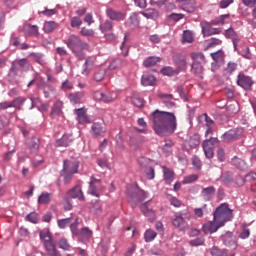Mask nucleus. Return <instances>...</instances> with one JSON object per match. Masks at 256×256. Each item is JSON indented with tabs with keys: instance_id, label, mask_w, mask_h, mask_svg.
I'll return each mask as SVG.
<instances>
[{
	"instance_id": "28",
	"label": "nucleus",
	"mask_w": 256,
	"mask_h": 256,
	"mask_svg": "<svg viewBox=\"0 0 256 256\" xmlns=\"http://www.w3.org/2000/svg\"><path fill=\"white\" fill-rule=\"evenodd\" d=\"M213 195H215V187L210 186L202 189L201 196L205 201H211L213 199Z\"/></svg>"
},
{
	"instance_id": "21",
	"label": "nucleus",
	"mask_w": 256,
	"mask_h": 256,
	"mask_svg": "<svg viewBox=\"0 0 256 256\" xmlns=\"http://www.w3.org/2000/svg\"><path fill=\"white\" fill-rule=\"evenodd\" d=\"M38 87L43 91L44 97L46 99H49L51 97V93L55 92V87L47 84L45 81H40L38 83Z\"/></svg>"
},
{
	"instance_id": "39",
	"label": "nucleus",
	"mask_w": 256,
	"mask_h": 256,
	"mask_svg": "<svg viewBox=\"0 0 256 256\" xmlns=\"http://www.w3.org/2000/svg\"><path fill=\"white\" fill-rule=\"evenodd\" d=\"M161 61V58L150 56L146 58L143 62L144 67H153V65H157Z\"/></svg>"
},
{
	"instance_id": "16",
	"label": "nucleus",
	"mask_w": 256,
	"mask_h": 256,
	"mask_svg": "<svg viewBox=\"0 0 256 256\" xmlns=\"http://www.w3.org/2000/svg\"><path fill=\"white\" fill-rule=\"evenodd\" d=\"M65 169H67L70 174L76 175V173H79V162L64 160L62 172L65 173Z\"/></svg>"
},
{
	"instance_id": "34",
	"label": "nucleus",
	"mask_w": 256,
	"mask_h": 256,
	"mask_svg": "<svg viewBox=\"0 0 256 256\" xmlns=\"http://www.w3.org/2000/svg\"><path fill=\"white\" fill-rule=\"evenodd\" d=\"M55 115H63V101L57 100L54 103V107L52 109V116L55 117Z\"/></svg>"
},
{
	"instance_id": "17",
	"label": "nucleus",
	"mask_w": 256,
	"mask_h": 256,
	"mask_svg": "<svg viewBox=\"0 0 256 256\" xmlns=\"http://www.w3.org/2000/svg\"><path fill=\"white\" fill-rule=\"evenodd\" d=\"M68 197L72 199H78V201H85V195L83 194V190L81 186H75L67 192Z\"/></svg>"
},
{
	"instance_id": "51",
	"label": "nucleus",
	"mask_w": 256,
	"mask_h": 256,
	"mask_svg": "<svg viewBox=\"0 0 256 256\" xmlns=\"http://www.w3.org/2000/svg\"><path fill=\"white\" fill-rule=\"evenodd\" d=\"M91 235H93V232L89 228L85 227V228L81 229L78 237H83L84 239H89V237H91Z\"/></svg>"
},
{
	"instance_id": "48",
	"label": "nucleus",
	"mask_w": 256,
	"mask_h": 256,
	"mask_svg": "<svg viewBox=\"0 0 256 256\" xmlns=\"http://www.w3.org/2000/svg\"><path fill=\"white\" fill-rule=\"evenodd\" d=\"M62 177H64V183L65 185H69V183H71V180L73 179V175L71 174V172L65 168V172H61Z\"/></svg>"
},
{
	"instance_id": "56",
	"label": "nucleus",
	"mask_w": 256,
	"mask_h": 256,
	"mask_svg": "<svg viewBox=\"0 0 256 256\" xmlns=\"http://www.w3.org/2000/svg\"><path fill=\"white\" fill-rule=\"evenodd\" d=\"M132 105H134L135 107H143V105H145V102L142 100L141 97L133 96L132 97Z\"/></svg>"
},
{
	"instance_id": "43",
	"label": "nucleus",
	"mask_w": 256,
	"mask_h": 256,
	"mask_svg": "<svg viewBox=\"0 0 256 256\" xmlns=\"http://www.w3.org/2000/svg\"><path fill=\"white\" fill-rule=\"evenodd\" d=\"M57 29V23L54 21L45 22L43 26V31L45 33H51V31H55Z\"/></svg>"
},
{
	"instance_id": "38",
	"label": "nucleus",
	"mask_w": 256,
	"mask_h": 256,
	"mask_svg": "<svg viewBox=\"0 0 256 256\" xmlns=\"http://www.w3.org/2000/svg\"><path fill=\"white\" fill-rule=\"evenodd\" d=\"M157 237V232L151 229H147L144 232V241L146 243H151V241H155V238Z\"/></svg>"
},
{
	"instance_id": "42",
	"label": "nucleus",
	"mask_w": 256,
	"mask_h": 256,
	"mask_svg": "<svg viewBox=\"0 0 256 256\" xmlns=\"http://www.w3.org/2000/svg\"><path fill=\"white\" fill-rule=\"evenodd\" d=\"M231 164L234 165V167H237V169H245L246 164L243 161V159L235 156L232 158Z\"/></svg>"
},
{
	"instance_id": "33",
	"label": "nucleus",
	"mask_w": 256,
	"mask_h": 256,
	"mask_svg": "<svg viewBox=\"0 0 256 256\" xmlns=\"http://www.w3.org/2000/svg\"><path fill=\"white\" fill-rule=\"evenodd\" d=\"M99 29L101 33H107L109 31H113V22L111 20H105L104 22L100 23Z\"/></svg>"
},
{
	"instance_id": "9",
	"label": "nucleus",
	"mask_w": 256,
	"mask_h": 256,
	"mask_svg": "<svg viewBox=\"0 0 256 256\" xmlns=\"http://www.w3.org/2000/svg\"><path fill=\"white\" fill-rule=\"evenodd\" d=\"M103 189V186H101V179H97L95 177L90 178V184L88 193L89 195H93V197H100L99 191Z\"/></svg>"
},
{
	"instance_id": "23",
	"label": "nucleus",
	"mask_w": 256,
	"mask_h": 256,
	"mask_svg": "<svg viewBox=\"0 0 256 256\" xmlns=\"http://www.w3.org/2000/svg\"><path fill=\"white\" fill-rule=\"evenodd\" d=\"M73 143V136L70 134H65L62 138L56 141L57 147H69Z\"/></svg>"
},
{
	"instance_id": "25",
	"label": "nucleus",
	"mask_w": 256,
	"mask_h": 256,
	"mask_svg": "<svg viewBox=\"0 0 256 256\" xmlns=\"http://www.w3.org/2000/svg\"><path fill=\"white\" fill-rule=\"evenodd\" d=\"M24 33L28 36H39V27L37 25L26 24L24 26Z\"/></svg>"
},
{
	"instance_id": "18",
	"label": "nucleus",
	"mask_w": 256,
	"mask_h": 256,
	"mask_svg": "<svg viewBox=\"0 0 256 256\" xmlns=\"http://www.w3.org/2000/svg\"><path fill=\"white\" fill-rule=\"evenodd\" d=\"M222 239L226 247H231V249H237V238L233 235V233H226L222 236Z\"/></svg>"
},
{
	"instance_id": "63",
	"label": "nucleus",
	"mask_w": 256,
	"mask_h": 256,
	"mask_svg": "<svg viewBox=\"0 0 256 256\" xmlns=\"http://www.w3.org/2000/svg\"><path fill=\"white\" fill-rule=\"evenodd\" d=\"M9 125V118H7L4 115L0 116V131L5 129V127H8Z\"/></svg>"
},
{
	"instance_id": "26",
	"label": "nucleus",
	"mask_w": 256,
	"mask_h": 256,
	"mask_svg": "<svg viewBox=\"0 0 256 256\" xmlns=\"http://www.w3.org/2000/svg\"><path fill=\"white\" fill-rule=\"evenodd\" d=\"M44 248L48 256H61L57 251V246H55V242H46V244H44Z\"/></svg>"
},
{
	"instance_id": "6",
	"label": "nucleus",
	"mask_w": 256,
	"mask_h": 256,
	"mask_svg": "<svg viewBox=\"0 0 256 256\" xmlns=\"http://www.w3.org/2000/svg\"><path fill=\"white\" fill-rule=\"evenodd\" d=\"M236 83L239 87H241L242 89H245V91H251V88L253 87L254 82L250 76H247L240 72L237 76Z\"/></svg>"
},
{
	"instance_id": "5",
	"label": "nucleus",
	"mask_w": 256,
	"mask_h": 256,
	"mask_svg": "<svg viewBox=\"0 0 256 256\" xmlns=\"http://www.w3.org/2000/svg\"><path fill=\"white\" fill-rule=\"evenodd\" d=\"M217 145H219V139H217V137L210 136L203 141L202 147L207 159H213V155H215L213 150L215 147H217Z\"/></svg>"
},
{
	"instance_id": "44",
	"label": "nucleus",
	"mask_w": 256,
	"mask_h": 256,
	"mask_svg": "<svg viewBox=\"0 0 256 256\" xmlns=\"http://www.w3.org/2000/svg\"><path fill=\"white\" fill-rule=\"evenodd\" d=\"M19 71H21V68L19 65H17V62L16 61L12 62V66L9 71V76L17 77V75H19Z\"/></svg>"
},
{
	"instance_id": "11",
	"label": "nucleus",
	"mask_w": 256,
	"mask_h": 256,
	"mask_svg": "<svg viewBox=\"0 0 256 256\" xmlns=\"http://www.w3.org/2000/svg\"><path fill=\"white\" fill-rule=\"evenodd\" d=\"M106 16L111 21H125V18L127 17L126 13H123L121 11H117L111 7H108L106 9Z\"/></svg>"
},
{
	"instance_id": "1",
	"label": "nucleus",
	"mask_w": 256,
	"mask_h": 256,
	"mask_svg": "<svg viewBox=\"0 0 256 256\" xmlns=\"http://www.w3.org/2000/svg\"><path fill=\"white\" fill-rule=\"evenodd\" d=\"M153 129L156 135L167 137L177 130V117L174 113L155 110L152 112Z\"/></svg>"
},
{
	"instance_id": "32",
	"label": "nucleus",
	"mask_w": 256,
	"mask_h": 256,
	"mask_svg": "<svg viewBox=\"0 0 256 256\" xmlns=\"http://www.w3.org/2000/svg\"><path fill=\"white\" fill-rule=\"evenodd\" d=\"M15 62L20 66L21 71H29L31 69V62L27 58L18 59Z\"/></svg>"
},
{
	"instance_id": "52",
	"label": "nucleus",
	"mask_w": 256,
	"mask_h": 256,
	"mask_svg": "<svg viewBox=\"0 0 256 256\" xmlns=\"http://www.w3.org/2000/svg\"><path fill=\"white\" fill-rule=\"evenodd\" d=\"M226 73H229V75L235 73L237 71V63L235 62H228L226 68H225Z\"/></svg>"
},
{
	"instance_id": "14",
	"label": "nucleus",
	"mask_w": 256,
	"mask_h": 256,
	"mask_svg": "<svg viewBox=\"0 0 256 256\" xmlns=\"http://www.w3.org/2000/svg\"><path fill=\"white\" fill-rule=\"evenodd\" d=\"M74 113L76 114V121H78L80 125L91 123V119H89V116H87V109L78 108L74 110Z\"/></svg>"
},
{
	"instance_id": "60",
	"label": "nucleus",
	"mask_w": 256,
	"mask_h": 256,
	"mask_svg": "<svg viewBox=\"0 0 256 256\" xmlns=\"http://www.w3.org/2000/svg\"><path fill=\"white\" fill-rule=\"evenodd\" d=\"M183 17H185V15L181 14V13H172L168 16V19L170 21H181V19H183Z\"/></svg>"
},
{
	"instance_id": "20",
	"label": "nucleus",
	"mask_w": 256,
	"mask_h": 256,
	"mask_svg": "<svg viewBox=\"0 0 256 256\" xmlns=\"http://www.w3.org/2000/svg\"><path fill=\"white\" fill-rule=\"evenodd\" d=\"M93 67H95V58L87 57L85 63L82 66V75H85V77H87V75L91 73Z\"/></svg>"
},
{
	"instance_id": "36",
	"label": "nucleus",
	"mask_w": 256,
	"mask_h": 256,
	"mask_svg": "<svg viewBox=\"0 0 256 256\" xmlns=\"http://www.w3.org/2000/svg\"><path fill=\"white\" fill-rule=\"evenodd\" d=\"M123 64H124L123 59L116 58L111 61L110 65L108 66V69L110 71H115L117 69H121V67H123Z\"/></svg>"
},
{
	"instance_id": "3",
	"label": "nucleus",
	"mask_w": 256,
	"mask_h": 256,
	"mask_svg": "<svg viewBox=\"0 0 256 256\" xmlns=\"http://www.w3.org/2000/svg\"><path fill=\"white\" fill-rule=\"evenodd\" d=\"M68 49L77 55L80 59H83V51H88L89 44L81 40L79 36L71 35L66 41Z\"/></svg>"
},
{
	"instance_id": "13",
	"label": "nucleus",
	"mask_w": 256,
	"mask_h": 256,
	"mask_svg": "<svg viewBox=\"0 0 256 256\" xmlns=\"http://www.w3.org/2000/svg\"><path fill=\"white\" fill-rule=\"evenodd\" d=\"M221 227L223 226H219V223L215 222V220L213 221H209L205 224L202 225V231L203 233H205L206 235H211L213 233H217L219 231V229H221Z\"/></svg>"
},
{
	"instance_id": "22",
	"label": "nucleus",
	"mask_w": 256,
	"mask_h": 256,
	"mask_svg": "<svg viewBox=\"0 0 256 256\" xmlns=\"http://www.w3.org/2000/svg\"><path fill=\"white\" fill-rule=\"evenodd\" d=\"M141 84L144 87H153L157 85V79H155V76L151 74H144L141 78Z\"/></svg>"
},
{
	"instance_id": "54",
	"label": "nucleus",
	"mask_w": 256,
	"mask_h": 256,
	"mask_svg": "<svg viewBox=\"0 0 256 256\" xmlns=\"http://www.w3.org/2000/svg\"><path fill=\"white\" fill-rule=\"evenodd\" d=\"M70 23H71V27L77 28V29H79V27L83 25V21L77 16L72 17Z\"/></svg>"
},
{
	"instance_id": "7",
	"label": "nucleus",
	"mask_w": 256,
	"mask_h": 256,
	"mask_svg": "<svg viewBox=\"0 0 256 256\" xmlns=\"http://www.w3.org/2000/svg\"><path fill=\"white\" fill-rule=\"evenodd\" d=\"M183 215L187 216V213L176 214L174 218H172L173 227H176V229H179V231H187V229H189V224L187 223Z\"/></svg>"
},
{
	"instance_id": "49",
	"label": "nucleus",
	"mask_w": 256,
	"mask_h": 256,
	"mask_svg": "<svg viewBox=\"0 0 256 256\" xmlns=\"http://www.w3.org/2000/svg\"><path fill=\"white\" fill-rule=\"evenodd\" d=\"M30 57L34 59V61H36V63H39V65H43V63H45V60L43 59V53H31Z\"/></svg>"
},
{
	"instance_id": "61",
	"label": "nucleus",
	"mask_w": 256,
	"mask_h": 256,
	"mask_svg": "<svg viewBox=\"0 0 256 256\" xmlns=\"http://www.w3.org/2000/svg\"><path fill=\"white\" fill-rule=\"evenodd\" d=\"M80 34H82L83 37H93V35H95V31H93V29H87L83 27L80 31Z\"/></svg>"
},
{
	"instance_id": "55",
	"label": "nucleus",
	"mask_w": 256,
	"mask_h": 256,
	"mask_svg": "<svg viewBox=\"0 0 256 256\" xmlns=\"http://www.w3.org/2000/svg\"><path fill=\"white\" fill-rule=\"evenodd\" d=\"M71 223V218H64L57 221L59 229H65Z\"/></svg>"
},
{
	"instance_id": "19",
	"label": "nucleus",
	"mask_w": 256,
	"mask_h": 256,
	"mask_svg": "<svg viewBox=\"0 0 256 256\" xmlns=\"http://www.w3.org/2000/svg\"><path fill=\"white\" fill-rule=\"evenodd\" d=\"M225 37L226 39H231L234 47V51H237V43H239L240 38L239 35H237V32L233 28H228L225 31Z\"/></svg>"
},
{
	"instance_id": "30",
	"label": "nucleus",
	"mask_w": 256,
	"mask_h": 256,
	"mask_svg": "<svg viewBox=\"0 0 256 256\" xmlns=\"http://www.w3.org/2000/svg\"><path fill=\"white\" fill-rule=\"evenodd\" d=\"M51 199H53V194L49 192H42L38 197V204L39 205H47L51 203Z\"/></svg>"
},
{
	"instance_id": "57",
	"label": "nucleus",
	"mask_w": 256,
	"mask_h": 256,
	"mask_svg": "<svg viewBox=\"0 0 256 256\" xmlns=\"http://www.w3.org/2000/svg\"><path fill=\"white\" fill-rule=\"evenodd\" d=\"M29 143V147H30V149L32 150V151H37V150H39V139H37V138H32L31 140H30V142H28Z\"/></svg>"
},
{
	"instance_id": "10",
	"label": "nucleus",
	"mask_w": 256,
	"mask_h": 256,
	"mask_svg": "<svg viewBox=\"0 0 256 256\" xmlns=\"http://www.w3.org/2000/svg\"><path fill=\"white\" fill-rule=\"evenodd\" d=\"M127 195L134 201V203H137L139 201H143V195H145V192L143 190H140L137 186H131L127 190Z\"/></svg>"
},
{
	"instance_id": "40",
	"label": "nucleus",
	"mask_w": 256,
	"mask_h": 256,
	"mask_svg": "<svg viewBox=\"0 0 256 256\" xmlns=\"http://www.w3.org/2000/svg\"><path fill=\"white\" fill-rule=\"evenodd\" d=\"M211 57L215 63H221L225 59V53L222 50L211 53Z\"/></svg>"
},
{
	"instance_id": "2",
	"label": "nucleus",
	"mask_w": 256,
	"mask_h": 256,
	"mask_svg": "<svg viewBox=\"0 0 256 256\" xmlns=\"http://www.w3.org/2000/svg\"><path fill=\"white\" fill-rule=\"evenodd\" d=\"M213 219L215 223H219V226L224 227L227 221L233 219V210L229 208V204L223 203L214 211Z\"/></svg>"
},
{
	"instance_id": "35",
	"label": "nucleus",
	"mask_w": 256,
	"mask_h": 256,
	"mask_svg": "<svg viewBox=\"0 0 256 256\" xmlns=\"http://www.w3.org/2000/svg\"><path fill=\"white\" fill-rule=\"evenodd\" d=\"M160 99H162V103L166 105L168 108L173 107L175 105L173 103V95L171 94H159Z\"/></svg>"
},
{
	"instance_id": "12",
	"label": "nucleus",
	"mask_w": 256,
	"mask_h": 256,
	"mask_svg": "<svg viewBox=\"0 0 256 256\" xmlns=\"http://www.w3.org/2000/svg\"><path fill=\"white\" fill-rule=\"evenodd\" d=\"M90 133L93 137H105V133H107V128L103 123L95 122L91 126Z\"/></svg>"
},
{
	"instance_id": "50",
	"label": "nucleus",
	"mask_w": 256,
	"mask_h": 256,
	"mask_svg": "<svg viewBox=\"0 0 256 256\" xmlns=\"http://www.w3.org/2000/svg\"><path fill=\"white\" fill-rule=\"evenodd\" d=\"M114 99H117V94L116 93H104L102 101L103 103H111Z\"/></svg>"
},
{
	"instance_id": "62",
	"label": "nucleus",
	"mask_w": 256,
	"mask_h": 256,
	"mask_svg": "<svg viewBox=\"0 0 256 256\" xmlns=\"http://www.w3.org/2000/svg\"><path fill=\"white\" fill-rule=\"evenodd\" d=\"M59 247H60V249H64V251H69V249H71L69 242H67V239H65V238L60 239Z\"/></svg>"
},
{
	"instance_id": "37",
	"label": "nucleus",
	"mask_w": 256,
	"mask_h": 256,
	"mask_svg": "<svg viewBox=\"0 0 256 256\" xmlns=\"http://www.w3.org/2000/svg\"><path fill=\"white\" fill-rule=\"evenodd\" d=\"M195 36L191 30H185L182 34V43H193Z\"/></svg>"
},
{
	"instance_id": "29",
	"label": "nucleus",
	"mask_w": 256,
	"mask_h": 256,
	"mask_svg": "<svg viewBox=\"0 0 256 256\" xmlns=\"http://www.w3.org/2000/svg\"><path fill=\"white\" fill-rule=\"evenodd\" d=\"M200 27L202 29V34L204 37H211V35H213V28L209 22H201Z\"/></svg>"
},
{
	"instance_id": "58",
	"label": "nucleus",
	"mask_w": 256,
	"mask_h": 256,
	"mask_svg": "<svg viewBox=\"0 0 256 256\" xmlns=\"http://www.w3.org/2000/svg\"><path fill=\"white\" fill-rule=\"evenodd\" d=\"M161 73L162 75H167L168 77H171L173 75H175V69H173V67H164L161 69Z\"/></svg>"
},
{
	"instance_id": "15",
	"label": "nucleus",
	"mask_w": 256,
	"mask_h": 256,
	"mask_svg": "<svg viewBox=\"0 0 256 256\" xmlns=\"http://www.w3.org/2000/svg\"><path fill=\"white\" fill-rule=\"evenodd\" d=\"M140 23H141V20L139 19V14L137 12H133L125 21L124 25L125 27H130V29H137Z\"/></svg>"
},
{
	"instance_id": "8",
	"label": "nucleus",
	"mask_w": 256,
	"mask_h": 256,
	"mask_svg": "<svg viewBox=\"0 0 256 256\" xmlns=\"http://www.w3.org/2000/svg\"><path fill=\"white\" fill-rule=\"evenodd\" d=\"M241 135H243V129L234 128L222 135V141H224V143H229L231 141H235V139H239Z\"/></svg>"
},
{
	"instance_id": "27",
	"label": "nucleus",
	"mask_w": 256,
	"mask_h": 256,
	"mask_svg": "<svg viewBox=\"0 0 256 256\" xmlns=\"http://www.w3.org/2000/svg\"><path fill=\"white\" fill-rule=\"evenodd\" d=\"M163 173H164V181L167 185H171L173 183V179H175V173H173V170L163 166Z\"/></svg>"
},
{
	"instance_id": "47",
	"label": "nucleus",
	"mask_w": 256,
	"mask_h": 256,
	"mask_svg": "<svg viewBox=\"0 0 256 256\" xmlns=\"http://www.w3.org/2000/svg\"><path fill=\"white\" fill-rule=\"evenodd\" d=\"M199 121H205V125L207 127H215V121H213V119H211L210 117H208L207 114H203L199 117Z\"/></svg>"
},
{
	"instance_id": "45",
	"label": "nucleus",
	"mask_w": 256,
	"mask_h": 256,
	"mask_svg": "<svg viewBox=\"0 0 256 256\" xmlns=\"http://www.w3.org/2000/svg\"><path fill=\"white\" fill-rule=\"evenodd\" d=\"M25 101H27L26 98L23 97H18L15 98L12 102V107H14L15 109H21V107H23Z\"/></svg>"
},
{
	"instance_id": "64",
	"label": "nucleus",
	"mask_w": 256,
	"mask_h": 256,
	"mask_svg": "<svg viewBox=\"0 0 256 256\" xmlns=\"http://www.w3.org/2000/svg\"><path fill=\"white\" fill-rule=\"evenodd\" d=\"M26 221H29L30 223H37L39 219L37 218V213L31 212L26 216Z\"/></svg>"
},
{
	"instance_id": "41",
	"label": "nucleus",
	"mask_w": 256,
	"mask_h": 256,
	"mask_svg": "<svg viewBox=\"0 0 256 256\" xmlns=\"http://www.w3.org/2000/svg\"><path fill=\"white\" fill-rule=\"evenodd\" d=\"M200 144H201V137H199V135L192 136L188 141V145L191 147V149H195V147H199Z\"/></svg>"
},
{
	"instance_id": "59",
	"label": "nucleus",
	"mask_w": 256,
	"mask_h": 256,
	"mask_svg": "<svg viewBox=\"0 0 256 256\" xmlns=\"http://www.w3.org/2000/svg\"><path fill=\"white\" fill-rule=\"evenodd\" d=\"M205 244V238H195L193 240L190 241V245L192 247H199L201 245Z\"/></svg>"
},
{
	"instance_id": "24",
	"label": "nucleus",
	"mask_w": 256,
	"mask_h": 256,
	"mask_svg": "<svg viewBox=\"0 0 256 256\" xmlns=\"http://www.w3.org/2000/svg\"><path fill=\"white\" fill-rule=\"evenodd\" d=\"M83 97H85V92H75L69 94L68 99L72 105H79L83 101Z\"/></svg>"
},
{
	"instance_id": "53",
	"label": "nucleus",
	"mask_w": 256,
	"mask_h": 256,
	"mask_svg": "<svg viewBox=\"0 0 256 256\" xmlns=\"http://www.w3.org/2000/svg\"><path fill=\"white\" fill-rule=\"evenodd\" d=\"M197 179H199V176L192 174V175L186 176L183 179L182 183L183 185H189V183H194V181H197Z\"/></svg>"
},
{
	"instance_id": "46",
	"label": "nucleus",
	"mask_w": 256,
	"mask_h": 256,
	"mask_svg": "<svg viewBox=\"0 0 256 256\" xmlns=\"http://www.w3.org/2000/svg\"><path fill=\"white\" fill-rule=\"evenodd\" d=\"M191 1L192 0H175V3H177L179 7L184 9V11H186L187 10L186 7H190L191 9H193V3H191Z\"/></svg>"
},
{
	"instance_id": "31",
	"label": "nucleus",
	"mask_w": 256,
	"mask_h": 256,
	"mask_svg": "<svg viewBox=\"0 0 256 256\" xmlns=\"http://www.w3.org/2000/svg\"><path fill=\"white\" fill-rule=\"evenodd\" d=\"M40 239L43 242V245H47V243H52L53 239L51 238V232L49 230L45 229L40 231L39 233Z\"/></svg>"
},
{
	"instance_id": "4",
	"label": "nucleus",
	"mask_w": 256,
	"mask_h": 256,
	"mask_svg": "<svg viewBox=\"0 0 256 256\" xmlns=\"http://www.w3.org/2000/svg\"><path fill=\"white\" fill-rule=\"evenodd\" d=\"M191 58L194 61L192 63L191 71L198 77V79H203V65L205 63V55L201 52H193Z\"/></svg>"
}]
</instances>
